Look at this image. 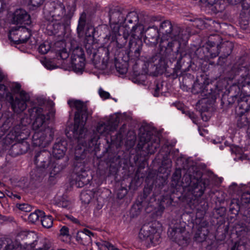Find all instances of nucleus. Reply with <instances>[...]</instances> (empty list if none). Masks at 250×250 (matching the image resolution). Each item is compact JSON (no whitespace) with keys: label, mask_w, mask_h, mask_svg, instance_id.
Listing matches in <instances>:
<instances>
[{"label":"nucleus","mask_w":250,"mask_h":250,"mask_svg":"<svg viewBox=\"0 0 250 250\" xmlns=\"http://www.w3.org/2000/svg\"><path fill=\"white\" fill-rule=\"evenodd\" d=\"M162 34L160 43V51L151 58L147 62L148 69L155 67L156 69L160 67L165 63L167 60L170 62L177 60L174 68V73L180 75L185 70L182 68L185 61L183 58L187 54L191 57L195 56L200 59H203V48H198L192 49L193 51L186 52L180 48L181 42L183 40V34L181 33V29L177 26H172L169 21H163L159 29Z\"/></svg>","instance_id":"1"},{"label":"nucleus","mask_w":250,"mask_h":250,"mask_svg":"<svg viewBox=\"0 0 250 250\" xmlns=\"http://www.w3.org/2000/svg\"><path fill=\"white\" fill-rule=\"evenodd\" d=\"M116 124H111L110 121H100L97 125L96 131H94L90 136L86 128L84 131L82 132L83 137L79 138V133L75 135L78 139V145L75 152L74 170L76 175V181L78 187H82L88 182L87 170L89 169L87 165L90 159L89 153L96 148L100 136L106 135L116 129Z\"/></svg>","instance_id":"2"},{"label":"nucleus","mask_w":250,"mask_h":250,"mask_svg":"<svg viewBox=\"0 0 250 250\" xmlns=\"http://www.w3.org/2000/svg\"><path fill=\"white\" fill-rule=\"evenodd\" d=\"M34 163L36 167L49 171L51 177H54L59 174L67 166V163L65 161L53 160L50 152L45 149L36 153Z\"/></svg>","instance_id":"3"},{"label":"nucleus","mask_w":250,"mask_h":250,"mask_svg":"<svg viewBox=\"0 0 250 250\" xmlns=\"http://www.w3.org/2000/svg\"><path fill=\"white\" fill-rule=\"evenodd\" d=\"M67 104L71 109L76 110L74 116V134L79 133V138H82V132L85 130L84 126L88 116L86 104L82 101L75 99L68 100Z\"/></svg>","instance_id":"4"},{"label":"nucleus","mask_w":250,"mask_h":250,"mask_svg":"<svg viewBox=\"0 0 250 250\" xmlns=\"http://www.w3.org/2000/svg\"><path fill=\"white\" fill-rule=\"evenodd\" d=\"M125 30L131 36L128 44V55L132 56L133 54L135 58H138L143 45L141 38L144 32V26L139 23L130 27L129 24H127Z\"/></svg>","instance_id":"5"},{"label":"nucleus","mask_w":250,"mask_h":250,"mask_svg":"<svg viewBox=\"0 0 250 250\" xmlns=\"http://www.w3.org/2000/svg\"><path fill=\"white\" fill-rule=\"evenodd\" d=\"M24 120V118H22L20 123L15 124L10 132L2 140L0 153L8 148L7 143L10 144L14 140H25L29 138L30 134V129L27 125L23 124Z\"/></svg>","instance_id":"6"},{"label":"nucleus","mask_w":250,"mask_h":250,"mask_svg":"<svg viewBox=\"0 0 250 250\" xmlns=\"http://www.w3.org/2000/svg\"><path fill=\"white\" fill-rule=\"evenodd\" d=\"M28 112L30 118H35L33 123V129L37 131L42 130L45 125L46 120H49L51 117H53L55 111L51 109L49 113H45L43 108L39 106H34L28 109Z\"/></svg>","instance_id":"7"},{"label":"nucleus","mask_w":250,"mask_h":250,"mask_svg":"<svg viewBox=\"0 0 250 250\" xmlns=\"http://www.w3.org/2000/svg\"><path fill=\"white\" fill-rule=\"evenodd\" d=\"M160 139L149 131L141 133L139 136L138 147L145 149L148 154H153L159 147Z\"/></svg>","instance_id":"8"},{"label":"nucleus","mask_w":250,"mask_h":250,"mask_svg":"<svg viewBox=\"0 0 250 250\" xmlns=\"http://www.w3.org/2000/svg\"><path fill=\"white\" fill-rule=\"evenodd\" d=\"M65 12L64 4L60 1H51L47 3L43 9L44 17L47 21H60Z\"/></svg>","instance_id":"9"},{"label":"nucleus","mask_w":250,"mask_h":250,"mask_svg":"<svg viewBox=\"0 0 250 250\" xmlns=\"http://www.w3.org/2000/svg\"><path fill=\"white\" fill-rule=\"evenodd\" d=\"M54 132L53 128L45 127L43 130L36 131L32 137V144L34 146L45 147L53 139Z\"/></svg>","instance_id":"10"},{"label":"nucleus","mask_w":250,"mask_h":250,"mask_svg":"<svg viewBox=\"0 0 250 250\" xmlns=\"http://www.w3.org/2000/svg\"><path fill=\"white\" fill-rule=\"evenodd\" d=\"M70 51L71 53L70 64L76 69L81 70L85 65V58L83 49L75 42H71Z\"/></svg>","instance_id":"11"},{"label":"nucleus","mask_w":250,"mask_h":250,"mask_svg":"<svg viewBox=\"0 0 250 250\" xmlns=\"http://www.w3.org/2000/svg\"><path fill=\"white\" fill-rule=\"evenodd\" d=\"M30 31L24 26L13 27L9 33V38L17 44L27 42L31 36Z\"/></svg>","instance_id":"12"},{"label":"nucleus","mask_w":250,"mask_h":250,"mask_svg":"<svg viewBox=\"0 0 250 250\" xmlns=\"http://www.w3.org/2000/svg\"><path fill=\"white\" fill-rule=\"evenodd\" d=\"M29 99L30 97L28 94L24 90H21L20 92L19 97L14 98L12 96L10 97L8 102L13 111L16 113H20L26 108V103Z\"/></svg>","instance_id":"13"},{"label":"nucleus","mask_w":250,"mask_h":250,"mask_svg":"<svg viewBox=\"0 0 250 250\" xmlns=\"http://www.w3.org/2000/svg\"><path fill=\"white\" fill-rule=\"evenodd\" d=\"M209 183V180L208 178L200 177L193 178L191 185L188 188V190L195 198L201 197L203 195Z\"/></svg>","instance_id":"14"},{"label":"nucleus","mask_w":250,"mask_h":250,"mask_svg":"<svg viewBox=\"0 0 250 250\" xmlns=\"http://www.w3.org/2000/svg\"><path fill=\"white\" fill-rule=\"evenodd\" d=\"M168 235L170 239L179 245L184 244V242H186L188 239L185 228L179 224L168 229Z\"/></svg>","instance_id":"15"},{"label":"nucleus","mask_w":250,"mask_h":250,"mask_svg":"<svg viewBox=\"0 0 250 250\" xmlns=\"http://www.w3.org/2000/svg\"><path fill=\"white\" fill-rule=\"evenodd\" d=\"M12 22L17 24H29L31 22L30 17L25 10L18 9L13 14Z\"/></svg>","instance_id":"16"},{"label":"nucleus","mask_w":250,"mask_h":250,"mask_svg":"<svg viewBox=\"0 0 250 250\" xmlns=\"http://www.w3.org/2000/svg\"><path fill=\"white\" fill-rule=\"evenodd\" d=\"M126 11L123 8L116 7L110 10L109 13V20L112 23H120L125 22Z\"/></svg>","instance_id":"17"},{"label":"nucleus","mask_w":250,"mask_h":250,"mask_svg":"<svg viewBox=\"0 0 250 250\" xmlns=\"http://www.w3.org/2000/svg\"><path fill=\"white\" fill-rule=\"evenodd\" d=\"M146 35L145 42L146 44L150 46H155L158 42L159 30L156 27L148 28L146 31Z\"/></svg>","instance_id":"18"},{"label":"nucleus","mask_w":250,"mask_h":250,"mask_svg":"<svg viewBox=\"0 0 250 250\" xmlns=\"http://www.w3.org/2000/svg\"><path fill=\"white\" fill-rule=\"evenodd\" d=\"M247 75L245 76L242 77L240 79H239L238 81V85H232L230 87V92L235 91L237 92L236 94H235L234 95H232V101H229V103H239L240 102V98L239 96L241 95V91L240 90V87H243L244 86H246V85H248V84H247V83L246 82L247 81Z\"/></svg>","instance_id":"19"},{"label":"nucleus","mask_w":250,"mask_h":250,"mask_svg":"<svg viewBox=\"0 0 250 250\" xmlns=\"http://www.w3.org/2000/svg\"><path fill=\"white\" fill-rule=\"evenodd\" d=\"M67 143L64 140H60L55 143L52 149V154L53 156L60 160L62 158L66 152L67 149Z\"/></svg>","instance_id":"20"},{"label":"nucleus","mask_w":250,"mask_h":250,"mask_svg":"<svg viewBox=\"0 0 250 250\" xmlns=\"http://www.w3.org/2000/svg\"><path fill=\"white\" fill-rule=\"evenodd\" d=\"M208 225V223L206 221H203L199 224L194 237L196 241L202 242L206 239L209 232Z\"/></svg>","instance_id":"21"},{"label":"nucleus","mask_w":250,"mask_h":250,"mask_svg":"<svg viewBox=\"0 0 250 250\" xmlns=\"http://www.w3.org/2000/svg\"><path fill=\"white\" fill-rule=\"evenodd\" d=\"M91 236H93V233L88 229H84L83 231L77 233L76 239L80 244L88 246L91 244Z\"/></svg>","instance_id":"22"},{"label":"nucleus","mask_w":250,"mask_h":250,"mask_svg":"<svg viewBox=\"0 0 250 250\" xmlns=\"http://www.w3.org/2000/svg\"><path fill=\"white\" fill-rule=\"evenodd\" d=\"M21 236L24 244L30 248L39 240L37 234L33 231L22 232L21 233Z\"/></svg>","instance_id":"23"},{"label":"nucleus","mask_w":250,"mask_h":250,"mask_svg":"<svg viewBox=\"0 0 250 250\" xmlns=\"http://www.w3.org/2000/svg\"><path fill=\"white\" fill-rule=\"evenodd\" d=\"M95 31V29L92 26H88L86 27L84 40L85 46L86 49H90L94 42V34Z\"/></svg>","instance_id":"24"},{"label":"nucleus","mask_w":250,"mask_h":250,"mask_svg":"<svg viewBox=\"0 0 250 250\" xmlns=\"http://www.w3.org/2000/svg\"><path fill=\"white\" fill-rule=\"evenodd\" d=\"M154 230H155V229L151 226L148 225H144L140 230L139 237L140 239L148 242Z\"/></svg>","instance_id":"25"},{"label":"nucleus","mask_w":250,"mask_h":250,"mask_svg":"<svg viewBox=\"0 0 250 250\" xmlns=\"http://www.w3.org/2000/svg\"><path fill=\"white\" fill-rule=\"evenodd\" d=\"M242 219L245 222V224H242L240 228H242L241 231H250V208H245L244 210H241Z\"/></svg>","instance_id":"26"},{"label":"nucleus","mask_w":250,"mask_h":250,"mask_svg":"<svg viewBox=\"0 0 250 250\" xmlns=\"http://www.w3.org/2000/svg\"><path fill=\"white\" fill-rule=\"evenodd\" d=\"M14 120L12 117L0 119V138L3 136L13 124Z\"/></svg>","instance_id":"27"},{"label":"nucleus","mask_w":250,"mask_h":250,"mask_svg":"<svg viewBox=\"0 0 250 250\" xmlns=\"http://www.w3.org/2000/svg\"><path fill=\"white\" fill-rule=\"evenodd\" d=\"M47 174L50 175L49 171L39 167H36V168L30 172L31 178L35 181H40Z\"/></svg>","instance_id":"28"},{"label":"nucleus","mask_w":250,"mask_h":250,"mask_svg":"<svg viewBox=\"0 0 250 250\" xmlns=\"http://www.w3.org/2000/svg\"><path fill=\"white\" fill-rule=\"evenodd\" d=\"M17 244L11 240L0 238V250H18Z\"/></svg>","instance_id":"29"},{"label":"nucleus","mask_w":250,"mask_h":250,"mask_svg":"<svg viewBox=\"0 0 250 250\" xmlns=\"http://www.w3.org/2000/svg\"><path fill=\"white\" fill-rule=\"evenodd\" d=\"M139 21V16L138 14L134 11H132L128 13L127 15L125 16V29H126V25L129 24L130 27L133 26V25L138 24Z\"/></svg>","instance_id":"30"},{"label":"nucleus","mask_w":250,"mask_h":250,"mask_svg":"<svg viewBox=\"0 0 250 250\" xmlns=\"http://www.w3.org/2000/svg\"><path fill=\"white\" fill-rule=\"evenodd\" d=\"M13 142L14 141H12L10 144L7 143L8 146V148L4 150L3 151L0 153V155H1L4 152V151H6V150H8V154L12 157H16L18 155L22 154L20 148V147L19 146H18L17 142H16L15 143L10 146V144H12ZM0 148H1V144H0Z\"/></svg>","instance_id":"31"},{"label":"nucleus","mask_w":250,"mask_h":250,"mask_svg":"<svg viewBox=\"0 0 250 250\" xmlns=\"http://www.w3.org/2000/svg\"><path fill=\"white\" fill-rule=\"evenodd\" d=\"M48 23L46 25V29L50 32V34L55 35L58 33L61 29V23L55 20L48 21Z\"/></svg>","instance_id":"32"},{"label":"nucleus","mask_w":250,"mask_h":250,"mask_svg":"<svg viewBox=\"0 0 250 250\" xmlns=\"http://www.w3.org/2000/svg\"><path fill=\"white\" fill-rule=\"evenodd\" d=\"M250 119V115L249 114H242L239 117L237 120V126L239 128H242L247 125L249 126V124L250 123V121H249Z\"/></svg>","instance_id":"33"},{"label":"nucleus","mask_w":250,"mask_h":250,"mask_svg":"<svg viewBox=\"0 0 250 250\" xmlns=\"http://www.w3.org/2000/svg\"><path fill=\"white\" fill-rule=\"evenodd\" d=\"M49 247L46 240L44 239H39L31 248V250H49Z\"/></svg>","instance_id":"34"},{"label":"nucleus","mask_w":250,"mask_h":250,"mask_svg":"<svg viewBox=\"0 0 250 250\" xmlns=\"http://www.w3.org/2000/svg\"><path fill=\"white\" fill-rule=\"evenodd\" d=\"M205 87L204 83H200L199 79L194 83L192 88V92L194 94H202L204 92Z\"/></svg>","instance_id":"35"},{"label":"nucleus","mask_w":250,"mask_h":250,"mask_svg":"<svg viewBox=\"0 0 250 250\" xmlns=\"http://www.w3.org/2000/svg\"><path fill=\"white\" fill-rule=\"evenodd\" d=\"M14 141L17 142L18 146L20 147L22 154L25 153L29 149L30 139L29 138L27 139Z\"/></svg>","instance_id":"36"},{"label":"nucleus","mask_w":250,"mask_h":250,"mask_svg":"<svg viewBox=\"0 0 250 250\" xmlns=\"http://www.w3.org/2000/svg\"><path fill=\"white\" fill-rule=\"evenodd\" d=\"M44 212L40 210H36L34 212L31 213L28 216V221L32 224L35 223L39 218H42Z\"/></svg>","instance_id":"37"},{"label":"nucleus","mask_w":250,"mask_h":250,"mask_svg":"<svg viewBox=\"0 0 250 250\" xmlns=\"http://www.w3.org/2000/svg\"><path fill=\"white\" fill-rule=\"evenodd\" d=\"M85 23L86 15L83 13L82 14L79 19V23L77 29V33L79 37H80L83 34V31L85 25Z\"/></svg>","instance_id":"38"},{"label":"nucleus","mask_w":250,"mask_h":250,"mask_svg":"<svg viewBox=\"0 0 250 250\" xmlns=\"http://www.w3.org/2000/svg\"><path fill=\"white\" fill-rule=\"evenodd\" d=\"M12 94L8 91V89L3 84H0V100H6L8 101Z\"/></svg>","instance_id":"39"},{"label":"nucleus","mask_w":250,"mask_h":250,"mask_svg":"<svg viewBox=\"0 0 250 250\" xmlns=\"http://www.w3.org/2000/svg\"><path fill=\"white\" fill-rule=\"evenodd\" d=\"M41 222L44 228L49 229L53 226V218L50 215H45L44 214L41 218Z\"/></svg>","instance_id":"40"},{"label":"nucleus","mask_w":250,"mask_h":250,"mask_svg":"<svg viewBox=\"0 0 250 250\" xmlns=\"http://www.w3.org/2000/svg\"><path fill=\"white\" fill-rule=\"evenodd\" d=\"M193 178H196L194 176H192L191 175L186 174L184 175L181 183L180 186H181L183 187H190V185H191V183L193 181Z\"/></svg>","instance_id":"41"},{"label":"nucleus","mask_w":250,"mask_h":250,"mask_svg":"<svg viewBox=\"0 0 250 250\" xmlns=\"http://www.w3.org/2000/svg\"><path fill=\"white\" fill-rule=\"evenodd\" d=\"M181 178V171L179 169H176L172 177V181L174 183L175 186L180 185V180Z\"/></svg>","instance_id":"42"},{"label":"nucleus","mask_w":250,"mask_h":250,"mask_svg":"<svg viewBox=\"0 0 250 250\" xmlns=\"http://www.w3.org/2000/svg\"><path fill=\"white\" fill-rule=\"evenodd\" d=\"M50 48L51 46L49 42H44L40 44L38 51L42 54H45L50 50Z\"/></svg>","instance_id":"43"},{"label":"nucleus","mask_w":250,"mask_h":250,"mask_svg":"<svg viewBox=\"0 0 250 250\" xmlns=\"http://www.w3.org/2000/svg\"><path fill=\"white\" fill-rule=\"evenodd\" d=\"M160 237L159 233H157L156 230L155 229L148 242H149L153 245L155 246L159 243L160 242Z\"/></svg>","instance_id":"44"},{"label":"nucleus","mask_w":250,"mask_h":250,"mask_svg":"<svg viewBox=\"0 0 250 250\" xmlns=\"http://www.w3.org/2000/svg\"><path fill=\"white\" fill-rule=\"evenodd\" d=\"M57 58L62 60H65L69 57V53L65 48H62L60 50H57L56 52Z\"/></svg>","instance_id":"45"},{"label":"nucleus","mask_w":250,"mask_h":250,"mask_svg":"<svg viewBox=\"0 0 250 250\" xmlns=\"http://www.w3.org/2000/svg\"><path fill=\"white\" fill-rule=\"evenodd\" d=\"M16 207L20 210L24 212H30L32 210V207L28 204L22 203L16 204Z\"/></svg>","instance_id":"46"},{"label":"nucleus","mask_w":250,"mask_h":250,"mask_svg":"<svg viewBox=\"0 0 250 250\" xmlns=\"http://www.w3.org/2000/svg\"><path fill=\"white\" fill-rule=\"evenodd\" d=\"M120 23H111V32L113 35L115 37H116L117 36L119 35L120 37H121V35L119 33V30H120V27L119 24Z\"/></svg>","instance_id":"47"},{"label":"nucleus","mask_w":250,"mask_h":250,"mask_svg":"<svg viewBox=\"0 0 250 250\" xmlns=\"http://www.w3.org/2000/svg\"><path fill=\"white\" fill-rule=\"evenodd\" d=\"M240 201L242 204L249 203L250 202V193L249 192L243 193L241 196Z\"/></svg>","instance_id":"48"},{"label":"nucleus","mask_w":250,"mask_h":250,"mask_svg":"<svg viewBox=\"0 0 250 250\" xmlns=\"http://www.w3.org/2000/svg\"><path fill=\"white\" fill-rule=\"evenodd\" d=\"M58 205L59 207H61L63 208L69 209L71 207V202L64 198H62L59 203Z\"/></svg>","instance_id":"49"},{"label":"nucleus","mask_w":250,"mask_h":250,"mask_svg":"<svg viewBox=\"0 0 250 250\" xmlns=\"http://www.w3.org/2000/svg\"><path fill=\"white\" fill-rule=\"evenodd\" d=\"M80 198L83 202L86 204H88L91 199L90 196L86 192H83L81 193Z\"/></svg>","instance_id":"50"},{"label":"nucleus","mask_w":250,"mask_h":250,"mask_svg":"<svg viewBox=\"0 0 250 250\" xmlns=\"http://www.w3.org/2000/svg\"><path fill=\"white\" fill-rule=\"evenodd\" d=\"M127 193V190L126 188H121L117 192V197L119 199L123 198Z\"/></svg>","instance_id":"51"},{"label":"nucleus","mask_w":250,"mask_h":250,"mask_svg":"<svg viewBox=\"0 0 250 250\" xmlns=\"http://www.w3.org/2000/svg\"><path fill=\"white\" fill-rule=\"evenodd\" d=\"M45 0H29L30 4L35 7H40Z\"/></svg>","instance_id":"52"},{"label":"nucleus","mask_w":250,"mask_h":250,"mask_svg":"<svg viewBox=\"0 0 250 250\" xmlns=\"http://www.w3.org/2000/svg\"><path fill=\"white\" fill-rule=\"evenodd\" d=\"M234 246L235 247L236 250H250V248L244 243L240 244L239 243H235Z\"/></svg>","instance_id":"53"},{"label":"nucleus","mask_w":250,"mask_h":250,"mask_svg":"<svg viewBox=\"0 0 250 250\" xmlns=\"http://www.w3.org/2000/svg\"><path fill=\"white\" fill-rule=\"evenodd\" d=\"M21 85L20 83H13L11 85V90L12 91L15 93H19L21 91L20 90L21 89Z\"/></svg>","instance_id":"54"},{"label":"nucleus","mask_w":250,"mask_h":250,"mask_svg":"<svg viewBox=\"0 0 250 250\" xmlns=\"http://www.w3.org/2000/svg\"><path fill=\"white\" fill-rule=\"evenodd\" d=\"M102 246L104 248H106L108 250H119L118 248H116L112 244L108 242L105 241L102 244Z\"/></svg>","instance_id":"55"},{"label":"nucleus","mask_w":250,"mask_h":250,"mask_svg":"<svg viewBox=\"0 0 250 250\" xmlns=\"http://www.w3.org/2000/svg\"><path fill=\"white\" fill-rule=\"evenodd\" d=\"M220 48L221 47H220V46L218 45L216 47H215V52H212V51L214 50V49H210L209 50L210 58H214L217 57L219 54V50L220 49Z\"/></svg>","instance_id":"56"},{"label":"nucleus","mask_w":250,"mask_h":250,"mask_svg":"<svg viewBox=\"0 0 250 250\" xmlns=\"http://www.w3.org/2000/svg\"><path fill=\"white\" fill-rule=\"evenodd\" d=\"M99 93L100 97L103 99H106L109 98V93L106 91H104L102 88L99 89Z\"/></svg>","instance_id":"57"},{"label":"nucleus","mask_w":250,"mask_h":250,"mask_svg":"<svg viewBox=\"0 0 250 250\" xmlns=\"http://www.w3.org/2000/svg\"><path fill=\"white\" fill-rule=\"evenodd\" d=\"M115 67L117 70L120 74H125L127 71V69L125 67H122L120 66V64L116 63Z\"/></svg>","instance_id":"58"},{"label":"nucleus","mask_w":250,"mask_h":250,"mask_svg":"<svg viewBox=\"0 0 250 250\" xmlns=\"http://www.w3.org/2000/svg\"><path fill=\"white\" fill-rule=\"evenodd\" d=\"M225 47H227L228 48V49H227V52L226 53V54H224V58H227L228 56L229 55V54L231 52L232 45L230 43H228V44H227V45L223 44L222 47L224 48Z\"/></svg>","instance_id":"59"},{"label":"nucleus","mask_w":250,"mask_h":250,"mask_svg":"<svg viewBox=\"0 0 250 250\" xmlns=\"http://www.w3.org/2000/svg\"><path fill=\"white\" fill-rule=\"evenodd\" d=\"M241 2L244 9H248L250 7V0H241Z\"/></svg>","instance_id":"60"},{"label":"nucleus","mask_w":250,"mask_h":250,"mask_svg":"<svg viewBox=\"0 0 250 250\" xmlns=\"http://www.w3.org/2000/svg\"><path fill=\"white\" fill-rule=\"evenodd\" d=\"M60 233L63 236L69 235L68 228L65 226L62 227L60 229Z\"/></svg>","instance_id":"61"},{"label":"nucleus","mask_w":250,"mask_h":250,"mask_svg":"<svg viewBox=\"0 0 250 250\" xmlns=\"http://www.w3.org/2000/svg\"><path fill=\"white\" fill-rule=\"evenodd\" d=\"M186 115L192 120L195 119V115L192 112L187 111L186 112Z\"/></svg>","instance_id":"62"},{"label":"nucleus","mask_w":250,"mask_h":250,"mask_svg":"<svg viewBox=\"0 0 250 250\" xmlns=\"http://www.w3.org/2000/svg\"><path fill=\"white\" fill-rule=\"evenodd\" d=\"M6 79V75L4 73L0 68V82L4 81Z\"/></svg>","instance_id":"63"},{"label":"nucleus","mask_w":250,"mask_h":250,"mask_svg":"<svg viewBox=\"0 0 250 250\" xmlns=\"http://www.w3.org/2000/svg\"><path fill=\"white\" fill-rule=\"evenodd\" d=\"M151 190L150 188H145L144 189V197L146 198L148 194H149L150 191Z\"/></svg>","instance_id":"64"}]
</instances>
